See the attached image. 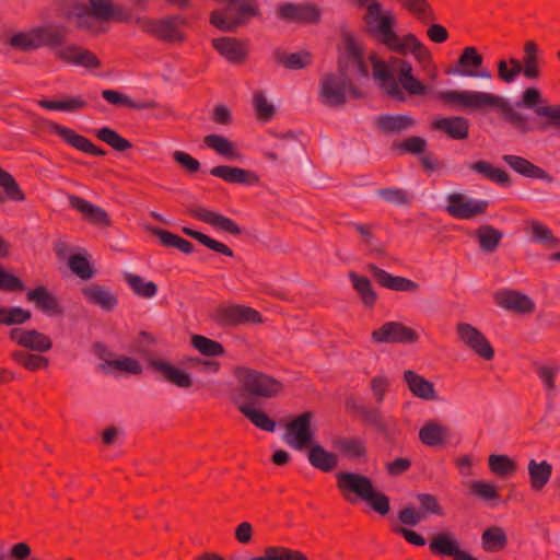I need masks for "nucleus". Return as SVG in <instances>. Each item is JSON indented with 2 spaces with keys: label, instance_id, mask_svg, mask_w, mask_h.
Listing matches in <instances>:
<instances>
[{
  "label": "nucleus",
  "instance_id": "nucleus-1",
  "mask_svg": "<svg viewBox=\"0 0 560 560\" xmlns=\"http://www.w3.org/2000/svg\"><path fill=\"white\" fill-rule=\"evenodd\" d=\"M436 97L445 105L470 110L493 107L502 120L521 133L545 132L550 125L560 127V107L547 106V100L536 86L526 88L514 105L503 96L478 91H442Z\"/></svg>",
  "mask_w": 560,
  "mask_h": 560
},
{
  "label": "nucleus",
  "instance_id": "nucleus-2",
  "mask_svg": "<svg viewBox=\"0 0 560 560\" xmlns=\"http://www.w3.org/2000/svg\"><path fill=\"white\" fill-rule=\"evenodd\" d=\"M345 48L337 58L336 72L322 77L318 96L328 107H341L347 103V92L353 98H364L365 93L358 88L350 75L355 70L358 79L369 78V68L364 61L363 48L358 44L353 34L346 27L341 28Z\"/></svg>",
  "mask_w": 560,
  "mask_h": 560
},
{
  "label": "nucleus",
  "instance_id": "nucleus-3",
  "mask_svg": "<svg viewBox=\"0 0 560 560\" xmlns=\"http://www.w3.org/2000/svg\"><path fill=\"white\" fill-rule=\"evenodd\" d=\"M234 376L238 382V387L231 395L235 406L257 405L261 399L278 397L284 389L280 380L255 369L236 366Z\"/></svg>",
  "mask_w": 560,
  "mask_h": 560
},
{
  "label": "nucleus",
  "instance_id": "nucleus-4",
  "mask_svg": "<svg viewBox=\"0 0 560 560\" xmlns=\"http://www.w3.org/2000/svg\"><path fill=\"white\" fill-rule=\"evenodd\" d=\"M337 489L349 502H355L350 495L366 502L377 514L385 516L390 511L389 498L381 491L375 490L373 480L363 474L354 471H338L336 474Z\"/></svg>",
  "mask_w": 560,
  "mask_h": 560
},
{
  "label": "nucleus",
  "instance_id": "nucleus-5",
  "mask_svg": "<svg viewBox=\"0 0 560 560\" xmlns=\"http://www.w3.org/2000/svg\"><path fill=\"white\" fill-rule=\"evenodd\" d=\"M67 28L62 25H40L27 32H19L10 37L11 47L21 51H32L42 47L56 49L66 43Z\"/></svg>",
  "mask_w": 560,
  "mask_h": 560
},
{
  "label": "nucleus",
  "instance_id": "nucleus-6",
  "mask_svg": "<svg viewBox=\"0 0 560 560\" xmlns=\"http://www.w3.org/2000/svg\"><path fill=\"white\" fill-rule=\"evenodd\" d=\"M363 20L369 26V33L378 43L386 46L390 51L397 54L405 51L404 37L400 38L394 30L396 24L394 15L390 12L382 15V4L380 2L371 1Z\"/></svg>",
  "mask_w": 560,
  "mask_h": 560
},
{
  "label": "nucleus",
  "instance_id": "nucleus-7",
  "mask_svg": "<svg viewBox=\"0 0 560 560\" xmlns=\"http://www.w3.org/2000/svg\"><path fill=\"white\" fill-rule=\"evenodd\" d=\"M135 23L144 33L163 43L182 44L186 39L185 34L179 30V27L187 24V19L180 14L171 15L164 19L139 16L135 20Z\"/></svg>",
  "mask_w": 560,
  "mask_h": 560
},
{
  "label": "nucleus",
  "instance_id": "nucleus-8",
  "mask_svg": "<svg viewBox=\"0 0 560 560\" xmlns=\"http://www.w3.org/2000/svg\"><path fill=\"white\" fill-rule=\"evenodd\" d=\"M483 57L474 46L465 47L454 66L445 69V74H459L469 78H480L486 83L481 86L488 88V83L492 80V73L488 68L482 67Z\"/></svg>",
  "mask_w": 560,
  "mask_h": 560
},
{
  "label": "nucleus",
  "instance_id": "nucleus-9",
  "mask_svg": "<svg viewBox=\"0 0 560 560\" xmlns=\"http://www.w3.org/2000/svg\"><path fill=\"white\" fill-rule=\"evenodd\" d=\"M229 4H238L236 15L228 19L222 10H214L210 15V23L222 32H235L247 22L248 16H260L257 0H219Z\"/></svg>",
  "mask_w": 560,
  "mask_h": 560
},
{
  "label": "nucleus",
  "instance_id": "nucleus-10",
  "mask_svg": "<svg viewBox=\"0 0 560 560\" xmlns=\"http://www.w3.org/2000/svg\"><path fill=\"white\" fill-rule=\"evenodd\" d=\"M313 420L314 412L312 411H305L294 417L285 425L284 441L299 451L310 447L315 438Z\"/></svg>",
  "mask_w": 560,
  "mask_h": 560
},
{
  "label": "nucleus",
  "instance_id": "nucleus-11",
  "mask_svg": "<svg viewBox=\"0 0 560 560\" xmlns=\"http://www.w3.org/2000/svg\"><path fill=\"white\" fill-rule=\"evenodd\" d=\"M211 319L222 328L262 323V316L258 311L242 304L219 306L211 314Z\"/></svg>",
  "mask_w": 560,
  "mask_h": 560
},
{
  "label": "nucleus",
  "instance_id": "nucleus-12",
  "mask_svg": "<svg viewBox=\"0 0 560 560\" xmlns=\"http://www.w3.org/2000/svg\"><path fill=\"white\" fill-rule=\"evenodd\" d=\"M376 343H416L419 335L411 327L400 322H386L371 334Z\"/></svg>",
  "mask_w": 560,
  "mask_h": 560
},
{
  "label": "nucleus",
  "instance_id": "nucleus-13",
  "mask_svg": "<svg viewBox=\"0 0 560 560\" xmlns=\"http://www.w3.org/2000/svg\"><path fill=\"white\" fill-rule=\"evenodd\" d=\"M456 332L463 343L483 360L490 361L494 358V349L486 336L475 326L467 323H458Z\"/></svg>",
  "mask_w": 560,
  "mask_h": 560
},
{
  "label": "nucleus",
  "instance_id": "nucleus-14",
  "mask_svg": "<svg viewBox=\"0 0 560 560\" xmlns=\"http://www.w3.org/2000/svg\"><path fill=\"white\" fill-rule=\"evenodd\" d=\"M446 200L447 205L445 210L447 213L460 220H469L479 214H483L489 206L487 200L471 201L459 192L450 194Z\"/></svg>",
  "mask_w": 560,
  "mask_h": 560
},
{
  "label": "nucleus",
  "instance_id": "nucleus-15",
  "mask_svg": "<svg viewBox=\"0 0 560 560\" xmlns=\"http://www.w3.org/2000/svg\"><path fill=\"white\" fill-rule=\"evenodd\" d=\"M186 213L196 220L205 222L214 229L223 231L234 236H238L243 233L238 224L221 213L208 210L207 208L192 203L186 209Z\"/></svg>",
  "mask_w": 560,
  "mask_h": 560
},
{
  "label": "nucleus",
  "instance_id": "nucleus-16",
  "mask_svg": "<svg viewBox=\"0 0 560 560\" xmlns=\"http://www.w3.org/2000/svg\"><path fill=\"white\" fill-rule=\"evenodd\" d=\"M370 61L373 67V77L381 82V89L384 93L392 100L405 102L406 96L399 83L395 80L389 66L384 60L378 59L376 55H371Z\"/></svg>",
  "mask_w": 560,
  "mask_h": 560
},
{
  "label": "nucleus",
  "instance_id": "nucleus-17",
  "mask_svg": "<svg viewBox=\"0 0 560 560\" xmlns=\"http://www.w3.org/2000/svg\"><path fill=\"white\" fill-rule=\"evenodd\" d=\"M9 338L20 347L39 353L47 352L52 348L50 337L36 329L12 328L9 331Z\"/></svg>",
  "mask_w": 560,
  "mask_h": 560
},
{
  "label": "nucleus",
  "instance_id": "nucleus-18",
  "mask_svg": "<svg viewBox=\"0 0 560 560\" xmlns=\"http://www.w3.org/2000/svg\"><path fill=\"white\" fill-rule=\"evenodd\" d=\"M278 15L283 21L296 23H317L320 20V10L314 3L295 4L282 3L278 7Z\"/></svg>",
  "mask_w": 560,
  "mask_h": 560
},
{
  "label": "nucleus",
  "instance_id": "nucleus-19",
  "mask_svg": "<svg viewBox=\"0 0 560 560\" xmlns=\"http://www.w3.org/2000/svg\"><path fill=\"white\" fill-rule=\"evenodd\" d=\"M366 270L373 276L381 287L388 290L398 292H416L420 288L419 283L416 281L402 276H394L375 264H368Z\"/></svg>",
  "mask_w": 560,
  "mask_h": 560
},
{
  "label": "nucleus",
  "instance_id": "nucleus-20",
  "mask_svg": "<svg viewBox=\"0 0 560 560\" xmlns=\"http://www.w3.org/2000/svg\"><path fill=\"white\" fill-rule=\"evenodd\" d=\"M430 551L435 556L452 557L454 560H479L460 549L451 533H439L430 541Z\"/></svg>",
  "mask_w": 560,
  "mask_h": 560
},
{
  "label": "nucleus",
  "instance_id": "nucleus-21",
  "mask_svg": "<svg viewBox=\"0 0 560 560\" xmlns=\"http://www.w3.org/2000/svg\"><path fill=\"white\" fill-rule=\"evenodd\" d=\"M55 56L62 62L80 66L86 69H97L102 65L101 60L94 52L74 44L58 49L55 52Z\"/></svg>",
  "mask_w": 560,
  "mask_h": 560
},
{
  "label": "nucleus",
  "instance_id": "nucleus-22",
  "mask_svg": "<svg viewBox=\"0 0 560 560\" xmlns=\"http://www.w3.org/2000/svg\"><path fill=\"white\" fill-rule=\"evenodd\" d=\"M148 369L160 375L164 381H167L178 387L189 388L192 385V380L188 373L175 368L171 362L149 358L147 361Z\"/></svg>",
  "mask_w": 560,
  "mask_h": 560
},
{
  "label": "nucleus",
  "instance_id": "nucleus-23",
  "mask_svg": "<svg viewBox=\"0 0 560 560\" xmlns=\"http://www.w3.org/2000/svg\"><path fill=\"white\" fill-rule=\"evenodd\" d=\"M495 303L516 314H530L535 310L534 301L526 294L515 290H502L494 295Z\"/></svg>",
  "mask_w": 560,
  "mask_h": 560
},
{
  "label": "nucleus",
  "instance_id": "nucleus-24",
  "mask_svg": "<svg viewBox=\"0 0 560 560\" xmlns=\"http://www.w3.org/2000/svg\"><path fill=\"white\" fill-rule=\"evenodd\" d=\"M68 200L70 206L82 213L83 218L91 224L103 228H108L112 224L108 213L103 208L74 195H69Z\"/></svg>",
  "mask_w": 560,
  "mask_h": 560
},
{
  "label": "nucleus",
  "instance_id": "nucleus-25",
  "mask_svg": "<svg viewBox=\"0 0 560 560\" xmlns=\"http://www.w3.org/2000/svg\"><path fill=\"white\" fill-rule=\"evenodd\" d=\"M51 128L65 142L77 150L95 156H104L106 154L104 149L95 145L89 138L77 133L73 129L58 124H52Z\"/></svg>",
  "mask_w": 560,
  "mask_h": 560
},
{
  "label": "nucleus",
  "instance_id": "nucleus-26",
  "mask_svg": "<svg viewBox=\"0 0 560 560\" xmlns=\"http://www.w3.org/2000/svg\"><path fill=\"white\" fill-rule=\"evenodd\" d=\"M212 47L229 62L235 65L243 63L248 55L245 43L235 37L213 38Z\"/></svg>",
  "mask_w": 560,
  "mask_h": 560
},
{
  "label": "nucleus",
  "instance_id": "nucleus-27",
  "mask_svg": "<svg viewBox=\"0 0 560 560\" xmlns=\"http://www.w3.org/2000/svg\"><path fill=\"white\" fill-rule=\"evenodd\" d=\"M469 120L464 116L440 117L431 122V128L444 132L453 140H465L469 136Z\"/></svg>",
  "mask_w": 560,
  "mask_h": 560
},
{
  "label": "nucleus",
  "instance_id": "nucleus-28",
  "mask_svg": "<svg viewBox=\"0 0 560 560\" xmlns=\"http://www.w3.org/2000/svg\"><path fill=\"white\" fill-rule=\"evenodd\" d=\"M210 174L229 184L254 186L259 183V176L249 170L237 166L219 165L210 170Z\"/></svg>",
  "mask_w": 560,
  "mask_h": 560
},
{
  "label": "nucleus",
  "instance_id": "nucleus-29",
  "mask_svg": "<svg viewBox=\"0 0 560 560\" xmlns=\"http://www.w3.org/2000/svg\"><path fill=\"white\" fill-rule=\"evenodd\" d=\"M26 299L34 302L35 305L46 314L62 315L63 307L59 303L57 296L50 292L45 285H38L26 293Z\"/></svg>",
  "mask_w": 560,
  "mask_h": 560
},
{
  "label": "nucleus",
  "instance_id": "nucleus-30",
  "mask_svg": "<svg viewBox=\"0 0 560 560\" xmlns=\"http://www.w3.org/2000/svg\"><path fill=\"white\" fill-rule=\"evenodd\" d=\"M502 160L516 173H518L522 176L528 177V178H538L546 180L547 183H552L553 177L549 175L545 170L541 167L533 164L530 161H528L525 158L513 155V154H505L502 156Z\"/></svg>",
  "mask_w": 560,
  "mask_h": 560
},
{
  "label": "nucleus",
  "instance_id": "nucleus-31",
  "mask_svg": "<svg viewBox=\"0 0 560 560\" xmlns=\"http://www.w3.org/2000/svg\"><path fill=\"white\" fill-rule=\"evenodd\" d=\"M82 294L90 304L97 305L105 312H112L118 303L116 294L97 283L84 287Z\"/></svg>",
  "mask_w": 560,
  "mask_h": 560
},
{
  "label": "nucleus",
  "instance_id": "nucleus-32",
  "mask_svg": "<svg viewBox=\"0 0 560 560\" xmlns=\"http://www.w3.org/2000/svg\"><path fill=\"white\" fill-rule=\"evenodd\" d=\"M272 59L277 66H281L288 70H301L308 67L313 61V56L307 50L289 54L281 48L272 51Z\"/></svg>",
  "mask_w": 560,
  "mask_h": 560
},
{
  "label": "nucleus",
  "instance_id": "nucleus-33",
  "mask_svg": "<svg viewBox=\"0 0 560 560\" xmlns=\"http://www.w3.org/2000/svg\"><path fill=\"white\" fill-rule=\"evenodd\" d=\"M416 124L415 119L406 114H383L377 117L376 126L385 135H399Z\"/></svg>",
  "mask_w": 560,
  "mask_h": 560
},
{
  "label": "nucleus",
  "instance_id": "nucleus-34",
  "mask_svg": "<svg viewBox=\"0 0 560 560\" xmlns=\"http://www.w3.org/2000/svg\"><path fill=\"white\" fill-rule=\"evenodd\" d=\"M395 62L399 65L398 82L402 89L410 95H423L428 91V86L424 85L419 79L412 74V65L405 59H395Z\"/></svg>",
  "mask_w": 560,
  "mask_h": 560
},
{
  "label": "nucleus",
  "instance_id": "nucleus-35",
  "mask_svg": "<svg viewBox=\"0 0 560 560\" xmlns=\"http://www.w3.org/2000/svg\"><path fill=\"white\" fill-rule=\"evenodd\" d=\"M529 485L533 491H541L552 476V465L547 460L536 462L530 459L527 465Z\"/></svg>",
  "mask_w": 560,
  "mask_h": 560
},
{
  "label": "nucleus",
  "instance_id": "nucleus-36",
  "mask_svg": "<svg viewBox=\"0 0 560 560\" xmlns=\"http://www.w3.org/2000/svg\"><path fill=\"white\" fill-rule=\"evenodd\" d=\"M404 380L409 390L417 397L425 400L435 399V390L432 382L419 375L412 370L404 372Z\"/></svg>",
  "mask_w": 560,
  "mask_h": 560
},
{
  "label": "nucleus",
  "instance_id": "nucleus-37",
  "mask_svg": "<svg viewBox=\"0 0 560 560\" xmlns=\"http://www.w3.org/2000/svg\"><path fill=\"white\" fill-rule=\"evenodd\" d=\"M148 231L160 240L162 246L166 248H176L179 252L189 255L195 252L191 242L158 226H148Z\"/></svg>",
  "mask_w": 560,
  "mask_h": 560
},
{
  "label": "nucleus",
  "instance_id": "nucleus-38",
  "mask_svg": "<svg viewBox=\"0 0 560 560\" xmlns=\"http://www.w3.org/2000/svg\"><path fill=\"white\" fill-rule=\"evenodd\" d=\"M308 448L310 464L324 471L329 472L338 466V456L332 452H328L320 444H312Z\"/></svg>",
  "mask_w": 560,
  "mask_h": 560
},
{
  "label": "nucleus",
  "instance_id": "nucleus-39",
  "mask_svg": "<svg viewBox=\"0 0 560 560\" xmlns=\"http://www.w3.org/2000/svg\"><path fill=\"white\" fill-rule=\"evenodd\" d=\"M332 444L335 448L350 459L365 458L368 455L366 443L360 436L336 438Z\"/></svg>",
  "mask_w": 560,
  "mask_h": 560
},
{
  "label": "nucleus",
  "instance_id": "nucleus-40",
  "mask_svg": "<svg viewBox=\"0 0 560 560\" xmlns=\"http://www.w3.org/2000/svg\"><path fill=\"white\" fill-rule=\"evenodd\" d=\"M524 57L521 61V73L528 80H537L540 77L539 49L534 40H527L523 47Z\"/></svg>",
  "mask_w": 560,
  "mask_h": 560
},
{
  "label": "nucleus",
  "instance_id": "nucleus-41",
  "mask_svg": "<svg viewBox=\"0 0 560 560\" xmlns=\"http://www.w3.org/2000/svg\"><path fill=\"white\" fill-rule=\"evenodd\" d=\"M348 277L358 292L362 304L368 308H372L377 301V293L373 289L371 280L365 276L358 275L355 271H350Z\"/></svg>",
  "mask_w": 560,
  "mask_h": 560
},
{
  "label": "nucleus",
  "instance_id": "nucleus-42",
  "mask_svg": "<svg viewBox=\"0 0 560 560\" xmlns=\"http://www.w3.org/2000/svg\"><path fill=\"white\" fill-rule=\"evenodd\" d=\"M256 405L242 404L236 406L238 411L248 419L256 428L266 431L273 432L277 423L271 419L265 411L255 408Z\"/></svg>",
  "mask_w": 560,
  "mask_h": 560
},
{
  "label": "nucleus",
  "instance_id": "nucleus-43",
  "mask_svg": "<svg viewBox=\"0 0 560 560\" xmlns=\"http://www.w3.org/2000/svg\"><path fill=\"white\" fill-rule=\"evenodd\" d=\"M448 435V428L439 424L435 421L425 422L419 431V439L421 443L430 447L443 444Z\"/></svg>",
  "mask_w": 560,
  "mask_h": 560
},
{
  "label": "nucleus",
  "instance_id": "nucleus-44",
  "mask_svg": "<svg viewBox=\"0 0 560 560\" xmlns=\"http://www.w3.org/2000/svg\"><path fill=\"white\" fill-rule=\"evenodd\" d=\"M469 167L471 171L482 175L487 179L500 186L510 187L512 184L510 175L504 170L494 167L487 161L474 162L469 165Z\"/></svg>",
  "mask_w": 560,
  "mask_h": 560
},
{
  "label": "nucleus",
  "instance_id": "nucleus-45",
  "mask_svg": "<svg viewBox=\"0 0 560 560\" xmlns=\"http://www.w3.org/2000/svg\"><path fill=\"white\" fill-rule=\"evenodd\" d=\"M102 97L109 104L133 109H150L158 106L155 101L135 102L127 94L116 90H103Z\"/></svg>",
  "mask_w": 560,
  "mask_h": 560
},
{
  "label": "nucleus",
  "instance_id": "nucleus-46",
  "mask_svg": "<svg viewBox=\"0 0 560 560\" xmlns=\"http://www.w3.org/2000/svg\"><path fill=\"white\" fill-rule=\"evenodd\" d=\"M476 237L482 252L493 253L499 247L503 233L492 225L485 224L476 230Z\"/></svg>",
  "mask_w": 560,
  "mask_h": 560
},
{
  "label": "nucleus",
  "instance_id": "nucleus-47",
  "mask_svg": "<svg viewBox=\"0 0 560 560\" xmlns=\"http://www.w3.org/2000/svg\"><path fill=\"white\" fill-rule=\"evenodd\" d=\"M358 416L362 423L372 427L378 433L387 434L389 430L388 420L382 415V411L375 407H358Z\"/></svg>",
  "mask_w": 560,
  "mask_h": 560
},
{
  "label": "nucleus",
  "instance_id": "nucleus-48",
  "mask_svg": "<svg viewBox=\"0 0 560 560\" xmlns=\"http://www.w3.org/2000/svg\"><path fill=\"white\" fill-rule=\"evenodd\" d=\"M247 560H308L306 555L300 550L283 546H268L261 556L252 557Z\"/></svg>",
  "mask_w": 560,
  "mask_h": 560
},
{
  "label": "nucleus",
  "instance_id": "nucleus-49",
  "mask_svg": "<svg viewBox=\"0 0 560 560\" xmlns=\"http://www.w3.org/2000/svg\"><path fill=\"white\" fill-rule=\"evenodd\" d=\"M203 143L215 151L221 156L230 160H240L242 154L235 149L233 142L220 135H208L203 138Z\"/></svg>",
  "mask_w": 560,
  "mask_h": 560
},
{
  "label": "nucleus",
  "instance_id": "nucleus-50",
  "mask_svg": "<svg viewBox=\"0 0 560 560\" xmlns=\"http://www.w3.org/2000/svg\"><path fill=\"white\" fill-rule=\"evenodd\" d=\"M488 465L490 470L501 478L514 475L517 469L515 460L504 454H491L488 458Z\"/></svg>",
  "mask_w": 560,
  "mask_h": 560
},
{
  "label": "nucleus",
  "instance_id": "nucleus-51",
  "mask_svg": "<svg viewBox=\"0 0 560 560\" xmlns=\"http://www.w3.org/2000/svg\"><path fill=\"white\" fill-rule=\"evenodd\" d=\"M182 232L185 235L198 241L200 244H202L203 246L208 247L209 249H211L213 252H217V253L222 254L228 257L234 256L233 250L229 246H226L225 244H223L217 240L211 238L210 236H208L199 231H196L188 226H184L182 229Z\"/></svg>",
  "mask_w": 560,
  "mask_h": 560
},
{
  "label": "nucleus",
  "instance_id": "nucleus-52",
  "mask_svg": "<svg viewBox=\"0 0 560 560\" xmlns=\"http://www.w3.org/2000/svg\"><path fill=\"white\" fill-rule=\"evenodd\" d=\"M191 346L205 357H220L225 353L223 345L202 335H192Z\"/></svg>",
  "mask_w": 560,
  "mask_h": 560
},
{
  "label": "nucleus",
  "instance_id": "nucleus-53",
  "mask_svg": "<svg viewBox=\"0 0 560 560\" xmlns=\"http://www.w3.org/2000/svg\"><path fill=\"white\" fill-rule=\"evenodd\" d=\"M124 278L133 293L140 298L150 299L158 293L156 283L153 281H144L139 275L127 272Z\"/></svg>",
  "mask_w": 560,
  "mask_h": 560
},
{
  "label": "nucleus",
  "instance_id": "nucleus-54",
  "mask_svg": "<svg viewBox=\"0 0 560 560\" xmlns=\"http://www.w3.org/2000/svg\"><path fill=\"white\" fill-rule=\"evenodd\" d=\"M11 359L21 366L28 371H37L39 369H46L49 365V360L40 354L28 353L23 350H15L11 353Z\"/></svg>",
  "mask_w": 560,
  "mask_h": 560
},
{
  "label": "nucleus",
  "instance_id": "nucleus-55",
  "mask_svg": "<svg viewBox=\"0 0 560 560\" xmlns=\"http://www.w3.org/2000/svg\"><path fill=\"white\" fill-rule=\"evenodd\" d=\"M508 545V537L503 528L492 526L487 528L482 534V547L487 551H499Z\"/></svg>",
  "mask_w": 560,
  "mask_h": 560
},
{
  "label": "nucleus",
  "instance_id": "nucleus-56",
  "mask_svg": "<svg viewBox=\"0 0 560 560\" xmlns=\"http://www.w3.org/2000/svg\"><path fill=\"white\" fill-rule=\"evenodd\" d=\"M98 140L110 145L115 151L124 152L132 148V143L109 127H102L95 133Z\"/></svg>",
  "mask_w": 560,
  "mask_h": 560
},
{
  "label": "nucleus",
  "instance_id": "nucleus-57",
  "mask_svg": "<svg viewBox=\"0 0 560 560\" xmlns=\"http://www.w3.org/2000/svg\"><path fill=\"white\" fill-rule=\"evenodd\" d=\"M31 318V311L20 306L0 307V325H22L28 322Z\"/></svg>",
  "mask_w": 560,
  "mask_h": 560
},
{
  "label": "nucleus",
  "instance_id": "nucleus-58",
  "mask_svg": "<svg viewBox=\"0 0 560 560\" xmlns=\"http://www.w3.org/2000/svg\"><path fill=\"white\" fill-rule=\"evenodd\" d=\"M402 46L405 47V51L398 52L399 55L405 56L410 51L419 62L431 61L430 50L417 38L415 34H406L404 36Z\"/></svg>",
  "mask_w": 560,
  "mask_h": 560
},
{
  "label": "nucleus",
  "instance_id": "nucleus-59",
  "mask_svg": "<svg viewBox=\"0 0 560 560\" xmlns=\"http://www.w3.org/2000/svg\"><path fill=\"white\" fill-rule=\"evenodd\" d=\"M110 369H116L118 371L131 373V374H140L142 372L141 364L133 358L130 357H120L118 359H112L110 362L101 363L98 365V370L103 373H109Z\"/></svg>",
  "mask_w": 560,
  "mask_h": 560
},
{
  "label": "nucleus",
  "instance_id": "nucleus-60",
  "mask_svg": "<svg viewBox=\"0 0 560 560\" xmlns=\"http://www.w3.org/2000/svg\"><path fill=\"white\" fill-rule=\"evenodd\" d=\"M0 186L5 198L11 201H24L26 196L11 173L0 166Z\"/></svg>",
  "mask_w": 560,
  "mask_h": 560
},
{
  "label": "nucleus",
  "instance_id": "nucleus-61",
  "mask_svg": "<svg viewBox=\"0 0 560 560\" xmlns=\"http://www.w3.org/2000/svg\"><path fill=\"white\" fill-rule=\"evenodd\" d=\"M68 266L70 270L82 280H89L95 275V269L88 256L80 253L72 254L69 257Z\"/></svg>",
  "mask_w": 560,
  "mask_h": 560
},
{
  "label": "nucleus",
  "instance_id": "nucleus-62",
  "mask_svg": "<svg viewBox=\"0 0 560 560\" xmlns=\"http://www.w3.org/2000/svg\"><path fill=\"white\" fill-rule=\"evenodd\" d=\"M350 225L361 235L363 243L370 247L371 253L377 255H385L384 245L376 244V236L373 232V225L370 223H355L352 222Z\"/></svg>",
  "mask_w": 560,
  "mask_h": 560
},
{
  "label": "nucleus",
  "instance_id": "nucleus-63",
  "mask_svg": "<svg viewBox=\"0 0 560 560\" xmlns=\"http://www.w3.org/2000/svg\"><path fill=\"white\" fill-rule=\"evenodd\" d=\"M404 8L411 13L418 15V19L423 23L428 24L430 21L435 20L431 5L427 0H399Z\"/></svg>",
  "mask_w": 560,
  "mask_h": 560
},
{
  "label": "nucleus",
  "instance_id": "nucleus-64",
  "mask_svg": "<svg viewBox=\"0 0 560 560\" xmlns=\"http://www.w3.org/2000/svg\"><path fill=\"white\" fill-rule=\"evenodd\" d=\"M497 67L499 79L505 83L514 82L516 77L521 74L522 71V63L516 58H510L508 61L500 60Z\"/></svg>",
  "mask_w": 560,
  "mask_h": 560
}]
</instances>
